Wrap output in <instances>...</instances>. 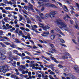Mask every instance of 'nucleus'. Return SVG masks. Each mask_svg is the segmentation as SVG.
<instances>
[{
    "mask_svg": "<svg viewBox=\"0 0 79 79\" xmlns=\"http://www.w3.org/2000/svg\"><path fill=\"white\" fill-rule=\"evenodd\" d=\"M56 23L57 24H59L61 26L63 27L62 28L59 26V27L62 30H63V29H64L65 31H68V28L67 27V25L65 24V23L62 22V20L61 19H59L57 21Z\"/></svg>",
    "mask_w": 79,
    "mask_h": 79,
    "instance_id": "obj_1",
    "label": "nucleus"
},
{
    "mask_svg": "<svg viewBox=\"0 0 79 79\" xmlns=\"http://www.w3.org/2000/svg\"><path fill=\"white\" fill-rule=\"evenodd\" d=\"M39 25H40V26L39 25L40 27L43 28L44 31H47V29H49L50 28V27L47 25L45 26L44 24L40 23Z\"/></svg>",
    "mask_w": 79,
    "mask_h": 79,
    "instance_id": "obj_2",
    "label": "nucleus"
},
{
    "mask_svg": "<svg viewBox=\"0 0 79 79\" xmlns=\"http://www.w3.org/2000/svg\"><path fill=\"white\" fill-rule=\"evenodd\" d=\"M57 14L56 11H52L50 13L49 16L51 18H53L55 17V15Z\"/></svg>",
    "mask_w": 79,
    "mask_h": 79,
    "instance_id": "obj_3",
    "label": "nucleus"
},
{
    "mask_svg": "<svg viewBox=\"0 0 79 79\" xmlns=\"http://www.w3.org/2000/svg\"><path fill=\"white\" fill-rule=\"evenodd\" d=\"M4 67L5 70L4 72V73H6V71H8L10 70V69H8L10 68V66L6 65Z\"/></svg>",
    "mask_w": 79,
    "mask_h": 79,
    "instance_id": "obj_4",
    "label": "nucleus"
},
{
    "mask_svg": "<svg viewBox=\"0 0 79 79\" xmlns=\"http://www.w3.org/2000/svg\"><path fill=\"white\" fill-rule=\"evenodd\" d=\"M2 53H0V55L1 56L0 57V61L2 60H3L6 58V56L4 55H2Z\"/></svg>",
    "mask_w": 79,
    "mask_h": 79,
    "instance_id": "obj_5",
    "label": "nucleus"
},
{
    "mask_svg": "<svg viewBox=\"0 0 79 79\" xmlns=\"http://www.w3.org/2000/svg\"><path fill=\"white\" fill-rule=\"evenodd\" d=\"M73 69L75 70L76 72L77 73H79V68L78 66L76 65L74 66Z\"/></svg>",
    "mask_w": 79,
    "mask_h": 79,
    "instance_id": "obj_6",
    "label": "nucleus"
},
{
    "mask_svg": "<svg viewBox=\"0 0 79 79\" xmlns=\"http://www.w3.org/2000/svg\"><path fill=\"white\" fill-rule=\"evenodd\" d=\"M65 56H63L62 57V58L63 59H67L68 57L66 56H69V55H70V54H69V53H65Z\"/></svg>",
    "mask_w": 79,
    "mask_h": 79,
    "instance_id": "obj_7",
    "label": "nucleus"
},
{
    "mask_svg": "<svg viewBox=\"0 0 79 79\" xmlns=\"http://www.w3.org/2000/svg\"><path fill=\"white\" fill-rule=\"evenodd\" d=\"M46 6H50V7H54V8H57V7L55 6V5H53V4H50L49 5V4H47L46 5Z\"/></svg>",
    "mask_w": 79,
    "mask_h": 79,
    "instance_id": "obj_8",
    "label": "nucleus"
},
{
    "mask_svg": "<svg viewBox=\"0 0 79 79\" xmlns=\"http://www.w3.org/2000/svg\"><path fill=\"white\" fill-rule=\"evenodd\" d=\"M5 69L4 68V66H1L0 67V72H2L3 73H4V72L5 71Z\"/></svg>",
    "mask_w": 79,
    "mask_h": 79,
    "instance_id": "obj_9",
    "label": "nucleus"
},
{
    "mask_svg": "<svg viewBox=\"0 0 79 79\" xmlns=\"http://www.w3.org/2000/svg\"><path fill=\"white\" fill-rule=\"evenodd\" d=\"M50 58L51 60H54V61L55 62V63H60V62L56 60V59H55L54 57L52 56H51Z\"/></svg>",
    "mask_w": 79,
    "mask_h": 79,
    "instance_id": "obj_10",
    "label": "nucleus"
},
{
    "mask_svg": "<svg viewBox=\"0 0 79 79\" xmlns=\"http://www.w3.org/2000/svg\"><path fill=\"white\" fill-rule=\"evenodd\" d=\"M39 15L40 16L41 19H45V17H44L45 15L42 13L39 14Z\"/></svg>",
    "mask_w": 79,
    "mask_h": 79,
    "instance_id": "obj_11",
    "label": "nucleus"
},
{
    "mask_svg": "<svg viewBox=\"0 0 79 79\" xmlns=\"http://www.w3.org/2000/svg\"><path fill=\"white\" fill-rule=\"evenodd\" d=\"M2 12L3 13H5L7 14H10V13L7 11H6V10L4 9L2 10Z\"/></svg>",
    "mask_w": 79,
    "mask_h": 79,
    "instance_id": "obj_12",
    "label": "nucleus"
},
{
    "mask_svg": "<svg viewBox=\"0 0 79 79\" xmlns=\"http://www.w3.org/2000/svg\"><path fill=\"white\" fill-rule=\"evenodd\" d=\"M62 8L64 9L65 11H68V8L66 7V6H63L62 7Z\"/></svg>",
    "mask_w": 79,
    "mask_h": 79,
    "instance_id": "obj_13",
    "label": "nucleus"
},
{
    "mask_svg": "<svg viewBox=\"0 0 79 79\" xmlns=\"http://www.w3.org/2000/svg\"><path fill=\"white\" fill-rule=\"evenodd\" d=\"M26 20L27 21V24H29V23H31V21L29 20V18H27L26 19Z\"/></svg>",
    "mask_w": 79,
    "mask_h": 79,
    "instance_id": "obj_14",
    "label": "nucleus"
},
{
    "mask_svg": "<svg viewBox=\"0 0 79 79\" xmlns=\"http://www.w3.org/2000/svg\"><path fill=\"white\" fill-rule=\"evenodd\" d=\"M59 40H60L61 42L63 43V44H64V43H65L64 40L62 38H59Z\"/></svg>",
    "mask_w": 79,
    "mask_h": 79,
    "instance_id": "obj_15",
    "label": "nucleus"
},
{
    "mask_svg": "<svg viewBox=\"0 0 79 79\" xmlns=\"http://www.w3.org/2000/svg\"><path fill=\"white\" fill-rule=\"evenodd\" d=\"M43 33L44 34H45V35H48L49 34V32L48 31H46V32H43Z\"/></svg>",
    "mask_w": 79,
    "mask_h": 79,
    "instance_id": "obj_16",
    "label": "nucleus"
},
{
    "mask_svg": "<svg viewBox=\"0 0 79 79\" xmlns=\"http://www.w3.org/2000/svg\"><path fill=\"white\" fill-rule=\"evenodd\" d=\"M6 10H11V8L10 7H6L5 8Z\"/></svg>",
    "mask_w": 79,
    "mask_h": 79,
    "instance_id": "obj_17",
    "label": "nucleus"
},
{
    "mask_svg": "<svg viewBox=\"0 0 79 79\" xmlns=\"http://www.w3.org/2000/svg\"><path fill=\"white\" fill-rule=\"evenodd\" d=\"M55 31H59V32L61 31V30L58 27H56L55 28Z\"/></svg>",
    "mask_w": 79,
    "mask_h": 79,
    "instance_id": "obj_18",
    "label": "nucleus"
},
{
    "mask_svg": "<svg viewBox=\"0 0 79 79\" xmlns=\"http://www.w3.org/2000/svg\"><path fill=\"white\" fill-rule=\"evenodd\" d=\"M16 76L15 75H11V77L12 78H16Z\"/></svg>",
    "mask_w": 79,
    "mask_h": 79,
    "instance_id": "obj_19",
    "label": "nucleus"
},
{
    "mask_svg": "<svg viewBox=\"0 0 79 79\" xmlns=\"http://www.w3.org/2000/svg\"><path fill=\"white\" fill-rule=\"evenodd\" d=\"M19 29L22 31H25V28L23 27H20Z\"/></svg>",
    "mask_w": 79,
    "mask_h": 79,
    "instance_id": "obj_20",
    "label": "nucleus"
},
{
    "mask_svg": "<svg viewBox=\"0 0 79 79\" xmlns=\"http://www.w3.org/2000/svg\"><path fill=\"white\" fill-rule=\"evenodd\" d=\"M55 35H52L51 36V40H53L54 39H55Z\"/></svg>",
    "mask_w": 79,
    "mask_h": 79,
    "instance_id": "obj_21",
    "label": "nucleus"
},
{
    "mask_svg": "<svg viewBox=\"0 0 79 79\" xmlns=\"http://www.w3.org/2000/svg\"><path fill=\"white\" fill-rule=\"evenodd\" d=\"M24 58L26 59H28L29 60H32V59H31V58L30 57L28 56H26L24 57Z\"/></svg>",
    "mask_w": 79,
    "mask_h": 79,
    "instance_id": "obj_22",
    "label": "nucleus"
},
{
    "mask_svg": "<svg viewBox=\"0 0 79 79\" xmlns=\"http://www.w3.org/2000/svg\"><path fill=\"white\" fill-rule=\"evenodd\" d=\"M19 30V28H16V30L15 31V32L16 34H18V31Z\"/></svg>",
    "mask_w": 79,
    "mask_h": 79,
    "instance_id": "obj_23",
    "label": "nucleus"
},
{
    "mask_svg": "<svg viewBox=\"0 0 79 79\" xmlns=\"http://www.w3.org/2000/svg\"><path fill=\"white\" fill-rule=\"evenodd\" d=\"M22 31H19V33L21 35H24V34L22 33Z\"/></svg>",
    "mask_w": 79,
    "mask_h": 79,
    "instance_id": "obj_24",
    "label": "nucleus"
},
{
    "mask_svg": "<svg viewBox=\"0 0 79 79\" xmlns=\"http://www.w3.org/2000/svg\"><path fill=\"white\" fill-rule=\"evenodd\" d=\"M45 18H48L50 16V14H47L45 16Z\"/></svg>",
    "mask_w": 79,
    "mask_h": 79,
    "instance_id": "obj_25",
    "label": "nucleus"
},
{
    "mask_svg": "<svg viewBox=\"0 0 79 79\" xmlns=\"http://www.w3.org/2000/svg\"><path fill=\"white\" fill-rule=\"evenodd\" d=\"M12 18H14V19H16L18 18V17H17V16H16L14 15L12 16Z\"/></svg>",
    "mask_w": 79,
    "mask_h": 79,
    "instance_id": "obj_26",
    "label": "nucleus"
},
{
    "mask_svg": "<svg viewBox=\"0 0 79 79\" xmlns=\"http://www.w3.org/2000/svg\"><path fill=\"white\" fill-rule=\"evenodd\" d=\"M30 68H31V67H32V68H34V67H35V64H30Z\"/></svg>",
    "mask_w": 79,
    "mask_h": 79,
    "instance_id": "obj_27",
    "label": "nucleus"
},
{
    "mask_svg": "<svg viewBox=\"0 0 79 79\" xmlns=\"http://www.w3.org/2000/svg\"><path fill=\"white\" fill-rule=\"evenodd\" d=\"M27 37L28 40H31V38L30 37V34H28L27 35Z\"/></svg>",
    "mask_w": 79,
    "mask_h": 79,
    "instance_id": "obj_28",
    "label": "nucleus"
},
{
    "mask_svg": "<svg viewBox=\"0 0 79 79\" xmlns=\"http://www.w3.org/2000/svg\"><path fill=\"white\" fill-rule=\"evenodd\" d=\"M21 71L22 72V74H26V72H25V71L24 70L22 69Z\"/></svg>",
    "mask_w": 79,
    "mask_h": 79,
    "instance_id": "obj_29",
    "label": "nucleus"
},
{
    "mask_svg": "<svg viewBox=\"0 0 79 79\" xmlns=\"http://www.w3.org/2000/svg\"><path fill=\"white\" fill-rule=\"evenodd\" d=\"M50 74L51 75H55V73L54 72H53L51 71L50 73Z\"/></svg>",
    "mask_w": 79,
    "mask_h": 79,
    "instance_id": "obj_30",
    "label": "nucleus"
},
{
    "mask_svg": "<svg viewBox=\"0 0 79 79\" xmlns=\"http://www.w3.org/2000/svg\"><path fill=\"white\" fill-rule=\"evenodd\" d=\"M8 35H9V36H11V34L10 33H8V35H6V37H8Z\"/></svg>",
    "mask_w": 79,
    "mask_h": 79,
    "instance_id": "obj_31",
    "label": "nucleus"
},
{
    "mask_svg": "<svg viewBox=\"0 0 79 79\" xmlns=\"http://www.w3.org/2000/svg\"><path fill=\"white\" fill-rule=\"evenodd\" d=\"M13 58L14 60H17V56L13 57Z\"/></svg>",
    "mask_w": 79,
    "mask_h": 79,
    "instance_id": "obj_32",
    "label": "nucleus"
},
{
    "mask_svg": "<svg viewBox=\"0 0 79 79\" xmlns=\"http://www.w3.org/2000/svg\"><path fill=\"white\" fill-rule=\"evenodd\" d=\"M58 68H62L63 67V66L60 64L58 65Z\"/></svg>",
    "mask_w": 79,
    "mask_h": 79,
    "instance_id": "obj_33",
    "label": "nucleus"
},
{
    "mask_svg": "<svg viewBox=\"0 0 79 79\" xmlns=\"http://www.w3.org/2000/svg\"><path fill=\"white\" fill-rule=\"evenodd\" d=\"M36 69H39V70H41L42 68L40 67H36L35 68Z\"/></svg>",
    "mask_w": 79,
    "mask_h": 79,
    "instance_id": "obj_34",
    "label": "nucleus"
},
{
    "mask_svg": "<svg viewBox=\"0 0 79 79\" xmlns=\"http://www.w3.org/2000/svg\"><path fill=\"white\" fill-rule=\"evenodd\" d=\"M60 45L61 46H62V47H67V46L65 44H60Z\"/></svg>",
    "mask_w": 79,
    "mask_h": 79,
    "instance_id": "obj_35",
    "label": "nucleus"
},
{
    "mask_svg": "<svg viewBox=\"0 0 79 79\" xmlns=\"http://www.w3.org/2000/svg\"><path fill=\"white\" fill-rule=\"evenodd\" d=\"M72 40L73 42H74V43L75 44H77V42H76V40H75L73 39Z\"/></svg>",
    "mask_w": 79,
    "mask_h": 79,
    "instance_id": "obj_36",
    "label": "nucleus"
},
{
    "mask_svg": "<svg viewBox=\"0 0 79 79\" xmlns=\"http://www.w3.org/2000/svg\"><path fill=\"white\" fill-rule=\"evenodd\" d=\"M4 44H5L6 45H10V44L9 43H8L7 42H4Z\"/></svg>",
    "mask_w": 79,
    "mask_h": 79,
    "instance_id": "obj_37",
    "label": "nucleus"
},
{
    "mask_svg": "<svg viewBox=\"0 0 79 79\" xmlns=\"http://www.w3.org/2000/svg\"><path fill=\"white\" fill-rule=\"evenodd\" d=\"M8 20V18L7 17H6L4 18V21L5 22H7V20Z\"/></svg>",
    "mask_w": 79,
    "mask_h": 79,
    "instance_id": "obj_38",
    "label": "nucleus"
},
{
    "mask_svg": "<svg viewBox=\"0 0 79 79\" xmlns=\"http://www.w3.org/2000/svg\"><path fill=\"white\" fill-rule=\"evenodd\" d=\"M1 44L2 45V47H6V46H5V44H3V43H1Z\"/></svg>",
    "mask_w": 79,
    "mask_h": 79,
    "instance_id": "obj_39",
    "label": "nucleus"
},
{
    "mask_svg": "<svg viewBox=\"0 0 79 79\" xmlns=\"http://www.w3.org/2000/svg\"><path fill=\"white\" fill-rule=\"evenodd\" d=\"M2 39H5L6 40H8L9 39L8 38H7V37H6L5 36H4L3 37V38H2Z\"/></svg>",
    "mask_w": 79,
    "mask_h": 79,
    "instance_id": "obj_40",
    "label": "nucleus"
},
{
    "mask_svg": "<svg viewBox=\"0 0 79 79\" xmlns=\"http://www.w3.org/2000/svg\"><path fill=\"white\" fill-rule=\"evenodd\" d=\"M13 53H18V51L16 50H14L13 51Z\"/></svg>",
    "mask_w": 79,
    "mask_h": 79,
    "instance_id": "obj_41",
    "label": "nucleus"
},
{
    "mask_svg": "<svg viewBox=\"0 0 79 79\" xmlns=\"http://www.w3.org/2000/svg\"><path fill=\"white\" fill-rule=\"evenodd\" d=\"M18 50H23V49L22 48H19V47H17L16 48Z\"/></svg>",
    "mask_w": 79,
    "mask_h": 79,
    "instance_id": "obj_42",
    "label": "nucleus"
},
{
    "mask_svg": "<svg viewBox=\"0 0 79 79\" xmlns=\"http://www.w3.org/2000/svg\"><path fill=\"white\" fill-rule=\"evenodd\" d=\"M18 21V20L17 19H15V21H14V23L15 24H17V22Z\"/></svg>",
    "mask_w": 79,
    "mask_h": 79,
    "instance_id": "obj_43",
    "label": "nucleus"
},
{
    "mask_svg": "<svg viewBox=\"0 0 79 79\" xmlns=\"http://www.w3.org/2000/svg\"><path fill=\"white\" fill-rule=\"evenodd\" d=\"M3 31H0V35H3Z\"/></svg>",
    "mask_w": 79,
    "mask_h": 79,
    "instance_id": "obj_44",
    "label": "nucleus"
},
{
    "mask_svg": "<svg viewBox=\"0 0 79 79\" xmlns=\"http://www.w3.org/2000/svg\"><path fill=\"white\" fill-rule=\"evenodd\" d=\"M64 19H65V21H68V19L67 18H66V17L64 16Z\"/></svg>",
    "mask_w": 79,
    "mask_h": 79,
    "instance_id": "obj_45",
    "label": "nucleus"
},
{
    "mask_svg": "<svg viewBox=\"0 0 79 79\" xmlns=\"http://www.w3.org/2000/svg\"><path fill=\"white\" fill-rule=\"evenodd\" d=\"M26 27H28V28H31V26H30V25H29L27 24L26 25Z\"/></svg>",
    "mask_w": 79,
    "mask_h": 79,
    "instance_id": "obj_46",
    "label": "nucleus"
},
{
    "mask_svg": "<svg viewBox=\"0 0 79 79\" xmlns=\"http://www.w3.org/2000/svg\"><path fill=\"white\" fill-rule=\"evenodd\" d=\"M12 45L11 46V47H12L13 48V47H17V45H14V44H13V43H12Z\"/></svg>",
    "mask_w": 79,
    "mask_h": 79,
    "instance_id": "obj_47",
    "label": "nucleus"
},
{
    "mask_svg": "<svg viewBox=\"0 0 79 79\" xmlns=\"http://www.w3.org/2000/svg\"><path fill=\"white\" fill-rule=\"evenodd\" d=\"M25 30L26 31H27V32H29V31H30V30L28 28H26Z\"/></svg>",
    "mask_w": 79,
    "mask_h": 79,
    "instance_id": "obj_48",
    "label": "nucleus"
},
{
    "mask_svg": "<svg viewBox=\"0 0 79 79\" xmlns=\"http://www.w3.org/2000/svg\"><path fill=\"white\" fill-rule=\"evenodd\" d=\"M64 76V77H67V76H68V75L66 74V73H63Z\"/></svg>",
    "mask_w": 79,
    "mask_h": 79,
    "instance_id": "obj_49",
    "label": "nucleus"
},
{
    "mask_svg": "<svg viewBox=\"0 0 79 79\" xmlns=\"http://www.w3.org/2000/svg\"><path fill=\"white\" fill-rule=\"evenodd\" d=\"M52 51H54V52H55V53H58V52L55 49H52Z\"/></svg>",
    "mask_w": 79,
    "mask_h": 79,
    "instance_id": "obj_50",
    "label": "nucleus"
},
{
    "mask_svg": "<svg viewBox=\"0 0 79 79\" xmlns=\"http://www.w3.org/2000/svg\"><path fill=\"white\" fill-rule=\"evenodd\" d=\"M15 41H17V43H19V42H20V41H19L17 39H16L15 40Z\"/></svg>",
    "mask_w": 79,
    "mask_h": 79,
    "instance_id": "obj_51",
    "label": "nucleus"
},
{
    "mask_svg": "<svg viewBox=\"0 0 79 79\" xmlns=\"http://www.w3.org/2000/svg\"><path fill=\"white\" fill-rule=\"evenodd\" d=\"M23 8L25 9V10H27V7L26 6H24L23 7Z\"/></svg>",
    "mask_w": 79,
    "mask_h": 79,
    "instance_id": "obj_52",
    "label": "nucleus"
},
{
    "mask_svg": "<svg viewBox=\"0 0 79 79\" xmlns=\"http://www.w3.org/2000/svg\"><path fill=\"white\" fill-rule=\"evenodd\" d=\"M50 46L51 47H52V48H54V46H53V45L51 44H50Z\"/></svg>",
    "mask_w": 79,
    "mask_h": 79,
    "instance_id": "obj_53",
    "label": "nucleus"
},
{
    "mask_svg": "<svg viewBox=\"0 0 79 79\" xmlns=\"http://www.w3.org/2000/svg\"><path fill=\"white\" fill-rule=\"evenodd\" d=\"M10 75H11V73H8L6 74V76H8V77L10 76Z\"/></svg>",
    "mask_w": 79,
    "mask_h": 79,
    "instance_id": "obj_54",
    "label": "nucleus"
},
{
    "mask_svg": "<svg viewBox=\"0 0 79 79\" xmlns=\"http://www.w3.org/2000/svg\"><path fill=\"white\" fill-rule=\"evenodd\" d=\"M60 34H61V35H63V36H65V35H64V34L62 32H60Z\"/></svg>",
    "mask_w": 79,
    "mask_h": 79,
    "instance_id": "obj_55",
    "label": "nucleus"
},
{
    "mask_svg": "<svg viewBox=\"0 0 79 79\" xmlns=\"http://www.w3.org/2000/svg\"><path fill=\"white\" fill-rule=\"evenodd\" d=\"M13 28V26H12L11 25L9 26L8 27V28H9V29H11V28Z\"/></svg>",
    "mask_w": 79,
    "mask_h": 79,
    "instance_id": "obj_56",
    "label": "nucleus"
},
{
    "mask_svg": "<svg viewBox=\"0 0 79 79\" xmlns=\"http://www.w3.org/2000/svg\"><path fill=\"white\" fill-rule=\"evenodd\" d=\"M15 27H17L18 28H19V26L18 24H16L15 25Z\"/></svg>",
    "mask_w": 79,
    "mask_h": 79,
    "instance_id": "obj_57",
    "label": "nucleus"
},
{
    "mask_svg": "<svg viewBox=\"0 0 79 79\" xmlns=\"http://www.w3.org/2000/svg\"><path fill=\"white\" fill-rule=\"evenodd\" d=\"M28 76H31V72H28Z\"/></svg>",
    "mask_w": 79,
    "mask_h": 79,
    "instance_id": "obj_58",
    "label": "nucleus"
},
{
    "mask_svg": "<svg viewBox=\"0 0 79 79\" xmlns=\"http://www.w3.org/2000/svg\"><path fill=\"white\" fill-rule=\"evenodd\" d=\"M9 4H10V5H13V4H14V3H12L10 1L9 2Z\"/></svg>",
    "mask_w": 79,
    "mask_h": 79,
    "instance_id": "obj_59",
    "label": "nucleus"
},
{
    "mask_svg": "<svg viewBox=\"0 0 79 79\" xmlns=\"http://www.w3.org/2000/svg\"><path fill=\"white\" fill-rule=\"evenodd\" d=\"M47 54L48 55H50L51 56H52V55L51 53H50L48 52H46Z\"/></svg>",
    "mask_w": 79,
    "mask_h": 79,
    "instance_id": "obj_60",
    "label": "nucleus"
},
{
    "mask_svg": "<svg viewBox=\"0 0 79 79\" xmlns=\"http://www.w3.org/2000/svg\"><path fill=\"white\" fill-rule=\"evenodd\" d=\"M75 27H76V29H79V27H78V26L77 25L76 26H75Z\"/></svg>",
    "mask_w": 79,
    "mask_h": 79,
    "instance_id": "obj_61",
    "label": "nucleus"
},
{
    "mask_svg": "<svg viewBox=\"0 0 79 79\" xmlns=\"http://www.w3.org/2000/svg\"><path fill=\"white\" fill-rule=\"evenodd\" d=\"M38 77H39V78H40V77H42V75L41 74H39L38 75Z\"/></svg>",
    "mask_w": 79,
    "mask_h": 79,
    "instance_id": "obj_62",
    "label": "nucleus"
},
{
    "mask_svg": "<svg viewBox=\"0 0 79 79\" xmlns=\"http://www.w3.org/2000/svg\"><path fill=\"white\" fill-rule=\"evenodd\" d=\"M13 13L15 15H17V13L16 12H15V11L13 12Z\"/></svg>",
    "mask_w": 79,
    "mask_h": 79,
    "instance_id": "obj_63",
    "label": "nucleus"
},
{
    "mask_svg": "<svg viewBox=\"0 0 79 79\" xmlns=\"http://www.w3.org/2000/svg\"><path fill=\"white\" fill-rule=\"evenodd\" d=\"M70 24H73V21L70 20Z\"/></svg>",
    "mask_w": 79,
    "mask_h": 79,
    "instance_id": "obj_64",
    "label": "nucleus"
}]
</instances>
